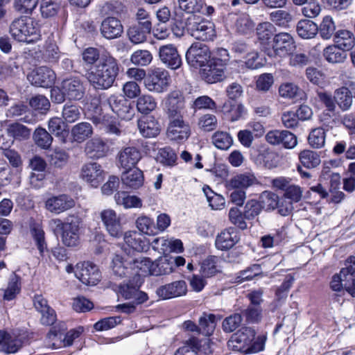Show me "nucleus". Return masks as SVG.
Instances as JSON below:
<instances>
[{
    "label": "nucleus",
    "mask_w": 355,
    "mask_h": 355,
    "mask_svg": "<svg viewBox=\"0 0 355 355\" xmlns=\"http://www.w3.org/2000/svg\"><path fill=\"white\" fill-rule=\"evenodd\" d=\"M119 71L117 60L110 55H103L94 69L87 71L86 78L95 89H106L113 85Z\"/></svg>",
    "instance_id": "f257e3e1"
},
{
    "label": "nucleus",
    "mask_w": 355,
    "mask_h": 355,
    "mask_svg": "<svg viewBox=\"0 0 355 355\" xmlns=\"http://www.w3.org/2000/svg\"><path fill=\"white\" fill-rule=\"evenodd\" d=\"M266 335L256 338V331L250 327H243L232 335L227 342L228 347L243 354H254L264 349Z\"/></svg>",
    "instance_id": "f03ea898"
},
{
    "label": "nucleus",
    "mask_w": 355,
    "mask_h": 355,
    "mask_svg": "<svg viewBox=\"0 0 355 355\" xmlns=\"http://www.w3.org/2000/svg\"><path fill=\"white\" fill-rule=\"evenodd\" d=\"M12 36L19 42L31 43L40 39L37 23L31 17H21L14 20L10 27Z\"/></svg>",
    "instance_id": "7ed1b4c3"
},
{
    "label": "nucleus",
    "mask_w": 355,
    "mask_h": 355,
    "mask_svg": "<svg viewBox=\"0 0 355 355\" xmlns=\"http://www.w3.org/2000/svg\"><path fill=\"white\" fill-rule=\"evenodd\" d=\"M170 80L168 71L163 68H154L148 71L144 85L149 92L162 94L167 90Z\"/></svg>",
    "instance_id": "20e7f679"
},
{
    "label": "nucleus",
    "mask_w": 355,
    "mask_h": 355,
    "mask_svg": "<svg viewBox=\"0 0 355 355\" xmlns=\"http://www.w3.org/2000/svg\"><path fill=\"white\" fill-rule=\"evenodd\" d=\"M295 42L293 36L286 32L274 35L272 41V49L268 53L270 57L285 58L295 49Z\"/></svg>",
    "instance_id": "39448f33"
},
{
    "label": "nucleus",
    "mask_w": 355,
    "mask_h": 355,
    "mask_svg": "<svg viewBox=\"0 0 355 355\" xmlns=\"http://www.w3.org/2000/svg\"><path fill=\"white\" fill-rule=\"evenodd\" d=\"M82 224V218L77 215H69L67 217L65 227L62 232V241L65 245H78Z\"/></svg>",
    "instance_id": "423d86ee"
},
{
    "label": "nucleus",
    "mask_w": 355,
    "mask_h": 355,
    "mask_svg": "<svg viewBox=\"0 0 355 355\" xmlns=\"http://www.w3.org/2000/svg\"><path fill=\"white\" fill-rule=\"evenodd\" d=\"M225 64L220 58H212L200 69L201 78L207 83L222 81L225 78Z\"/></svg>",
    "instance_id": "0eeeda50"
},
{
    "label": "nucleus",
    "mask_w": 355,
    "mask_h": 355,
    "mask_svg": "<svg viewBox=\"0 0 355 355\" xmlns=\"http://www.w3.org/2000/svg\"><path fill=\"white\" fill-rule=\"evenodd\" d=\"M211 59V52L209 47L200 42L193 43L186 53L187 63L195 68H202Z\"/></svg>",
    "instance_id": "6e6552de"
},
{
    "label": "nucleus",
    "mask_w": 355,
    "mask_h": 355,
    "mask_svg": "<svg viewBox=\"0 0 355 355\" xmlns=\"http://www.w3.org/2000/svg\"><path fill=\"white\" fill-rule=\"evenodd\" d=\"M100 217L106 231L113 238L123 236L122 217L112 209H105L100 213Z\"/></svg>",
    "instance_id": "1a4fd4ad"
},
{
    "label": "nucleus",
    "mask_w": 355,
    "mask_h": 355,
    "mask_svg": "<svg viewBox=\"0 0 355 355\" xmlns=\"http://www.w3.org/2000/svg\"><path fill=\"white\" fill-rule=\"evenodd\" d=\"M164 106L170 120L182 118L184 101L182 92L178 90L169 92L164 99Z\"/></svg>",
    "instance_id": "9d476101"
},
{
    "label": "nucleus",
    "mask_w": 355,
    "mask_h": 355,
    "mask_svg": "<svg viewBox=\"0 0 355 355\" xmlns=\"http://www.w3.org/2000/svg\"><path fill=\"white\" fill-rule=\"evenodd\" d=\"M187 30L192 37L199 40H212L216 36L214 24L206 19L199 21H189L187 24Z\"/></svg>",
    "instance_id": "9b49d317"
},
{
    "label": "nucleus",
    "mask_w": 355,
    "mask_h": 355,
    "mask_svg": "<svg viewBox=\"0 0 355 355\" xmlns=\"http://www.w3.org/2000/svg\"><path fill=\"white\" fill-rule=\"evenodd\" d=\"M110 107L122 119L129 121L135 115L131 103L123 96L112 94L107 98Z\"/></svg>",
    "instance_id": "f8f14e48"
},
{
    "label": "nucleus",
    "mask_w": 355,
    "mask_h": 355,
    "mask_svg": "<svg viewBox=\"0 0 355 355\" xmlns=\"http://www.w3.org/2000/svg\"><path fill=\"white\" fill-rule=\"evenodd\" d=\"M76 277L86 285H96L101 278L98 267L90 262L79 263L76 266Z\"/></svg>",
    "instance_id": "ddd939ff"
},
{
    "label": "nucleus",
    "mask_w": 355,
    "mask_h": 355,
    "mask_svg": "<svg viewBox=\"0 0 355 355\" xmlns=\"http://www.w3.org/2000/svg\"><path fill=\"white\" fill-rule=\"evenodd\" d=\"M62 91L69 101H80L85 94L84 82L78 77H70L62 80Z\"/></svg>",
    "instance_id": "4468645a"
},
{
    "label": "nucleus",
    "mask_w": 355,
    "mask_h": 355,
    "mask_svg": "<svg viewBox=\"0 0 355 355\" xmlns=\"http://www.w3.org/2000/svg\"><path fill=\"white\" fill-rule=\"evenodd\" d=\"M74 206L73 199L66 194L51 196L44 202L45 209L54 214L63 213Z\"/></svg>",
    "instance_id": "2eb2a0df"
},
{
    "label": "nucleus",
    "mask_w": 355,
    "mask_h": 355,
    "mask_svg": "<svg viewBox=\"0 0 355 355\" xmlns=\"http://www.w3.org/2000/svg\"><path fill=\"white\" fill-rule=\"evenodd\" d=\"M187 285L184 280H178L158 287L157 295L162 300H168L185 295Z\"/></svg>",
    "instance_id": "dca6fc26"
},
{
    "label": "nucleus",
    "mask_w": 355,
    "mask_h": 355,
    "mask_svg": "<svg viewBox=\"0 0 355 355\" xmlns=\"http://www.w3.org/2000/svg\"><path fill=\"white\" fill-rule=\"evenodd\" d=\"M103 170L96 162H88L83 165L80 178L92 187H96L103 180Z\"/></svg>",
    "instance_id": "f3484780"
},
{
    "label": "nucleus",
    "mask_w": 355,
    "mask_h": 355,
    "mask_svg": "<svg viewBox=\"0 0 355 355\" xmlns=\"http://www.w3.org/2000/svg\"><path fill=\"white\" fill-rule=\"evenodd\" d=\"M355 89V82L349 81L347 85L336 89L334 92V99L342 111L349 110L353 103V95L350 90Z\"/></svg>",
    "instance_id": "a211bd4d"
},
{
    "label": "nucleus",
    "mask_w": 355,
    "mask_h": 355,
    "mask_svg": "<svg viewBox=\"0 0 355 355\" xmlns=\"http://www.w3.org/2000/svg\"><path fill=\"white\" fill-rule=\"evenodd\" d=\"M28 79L32 85L49 87L54 83L55 74L52 69L46 67H41L33 71L28 76Z\"/></svg>",
    "instance_id": "6ab92c4d"
},
{
    "label": "nucleus",
    "mask_w": 355,
    "mask_h": 355,
    "mask_svg": "<svg viewBox=\"0 0 355 355\" xmlns=\"http://www.w3.org/2000/svg\"><path fill=\"white\" fill-rule=\"evenodd\" d=\"M132 259L128 255L115 254L112 261L114 275L119 278L132 279Z\"/></svg>",
    "instance_id": "aec40b11"
},
{
    "label": "nucleus",
    "mask_w": 355,
    "mask_h": 355,
    "mask_svg": "<svg viewBox=\"0 0 355 355\" xmlns=\"http://www.w3.org/2000/svg\"><path fill=\"white\" fill-rule=\"evenodd\" d=\"M190 135V126L182 118L170 120L167 129V135L171 140H186L189 138Z\"/></svg>",
    "instance_id": "412c9836"
},
{
    "label": "nucleus",
    "mask_w": 355,
    "mask_h": 355,
    "mask_svg": "<svg viewBox=\"0 0 355 355\" xmlns=\"http://www.w3.org/2000/svg\"><path fill=\"white\" fill-rule=\"evenodd\" d=\"M178 6L180 10L189 14H202L210 15L214 12L211 6H207L205 0H178Z\"/></svg>",
    "instance_id": "4be33fe9"
},
{
    "label": "nucleus",
    "mask_w": 355,
    "mask_h": 355,
    "mask_svg": "<svg viewBox=\"0 0 355 355\" xmlns=\"http://www.w3.org/2000/svg\"><path fill=\"white\" fill-rule=\"evenodd\" d=\"M100 30L105 38L113 40L121 37L123 32V26L119 19L108 17L101 22Z\"/></svg>",
    "instance_id": "5701e85b"
},
{
    "label": "nucleus",
    "mask_w": 355,
    "mask_h": 355,
    "mask_svg": "<svg viewBox=\"0 0 355 355\" xmlns=\"http://www.w3.org/2000/svg\"><path fill=\"white\" fill-rule=\"evenodd\" d=\"M159 55L162 62L172 69H178L182 64V60L178 50L172 44L161 46Z\"/></svg>",
    "instance_id": "b1692460"
},
{
    "label": "nucleus",
    "mask_w": 355,
    "mask_h": 355,
    "mask_svg": "<svg viewBox=\"0 0 355 355\" xmlns=\"http://www.w3.org/2000/svg\"><path fill=\"white\" fill-rule=\"evenodd\" d=\"M84 151L89 158L99 159L107 155L109 146L103 139L95 137L86 142Z\"/></svg>",
    "instance_id": "393cba45"
},
{
    "label": "nucleus",
    "mask_w": 355,
    "mask_h": 355,
    "mask_svg": "<svg viewBox=\"0 0 355 355\" xmlns=\"http://www.w3.org/2000/svg\"><path fill=\"white\" fill-rule=\"evenodd\" d=\"M141 158V152L133 146L123 148L118 154L119 164L123 168L126 169L134 167Z\"/></svg>",
    "instance_id": "a878e982"
},
{
    "label": "nucleus",
    "mask_w": 355,
    "mask_h": 355,
    "mask_svg": "<svg viewBox=\"0 0 355 355\" xmlns=\"http://www.w3.org/2000/svg\"><path fill=\"white\" fill-rule=\"evenodd\" d=\"M123 236L125 243L136 251H146L149 248L147 239L136 231H128Z\"/></svg>",
    "instance_id": "bb28decb"
},
{
    "label": "nucleus",
    "mask_w": 355,
    "mask_h": 355,
    "mask_svg": "<svg viewBox=\"0 0 355 355\" xmlns=\"http://www.w3.org/2000/svg\"><path fill=\"white\" fill-rule=\"evenodd\" d=\"M239 241L237 231L234 228H228L222 231L216 239V246L221 250L232 248Z\"/></svg>",
    "instance_id": "cd10ccee"
},
{
    "label": "nucleus",
    "mask_w": 355,
    "mask_h": 355,
    "mask_svg": "<svg viewBox=\"0 0 355 355\" xmlns=\"http://www.w3.org/2000/svg\"><path fill=\"white\" fill-rule=\"evenodd\" d=\"M119 293L126 300L135 301V304H141L148 299L147 295L139 290L137 285L129 283L123 284L119 286Z\"/></svg>",
    "instance_id": "c85d7f7f"
},
{
    "label": "nucleus",
    "mask_w": 355,
    "mask_h": 355,
    "mask_svg": "<svg viewBox=\"0 0 355 355\" xmlns=\"http://www.w3.org/2000/svg\"><path fill=\"white\" fill-rule=\"evenodd\" d=\"M153 261L147 257H140L132 262V279L135 281L140 276L152 275Z\"/></svg>",
    "instance_id": "c756f323"
},
{
    "label": "nucleus",
    "mask_w": 355,
    "mask_h": 355,
    "mask_svg": "<svg viewBox=\"0 0 355 355\" xmlns=\"http://www.w3.org/2000/svg\"><path fill=\"white\" fill-rule=\"evenodd\" d=\"M121 181L123 184L131 189H138L144 183L143 172L138 168L127 169L121 175Z\"/></svg>",
    "instance_id": "7c9ffc66"
},
{
    "label": "nucleus",
    "mask_w": 355,
    "mask_h": 355,
    "mask_svg": "<svg viewBox=\"0 0 355 355\" xmlns=\"http://www.w3.org/2000/svg\"><path fill=\"white\" fill-rule=\"evenodd\" d=\"M138 128L140 133L145 137H155L160 131L159 123L152 116L144 117L139 120Z\"/></svg>",
    "instance_id": "2f4dec72"
},
{
    "label": "nucleus",
    "mask_w": 355,
    "mask_h": 355,
    "mask_svg": "<svg viewBox=\"0 0 355 355\" xmlns=\"http://www.w3.org/2000/svg\"><path fill=\"white\" fill-rule=\"evenodd\" d=\"M173 261V260L171 259V256L160 257L153 262L152 275L161 276L171 274L174 270Z\"/></svg>",
    "instance_id": "473e14b6"
},
{
    "label": "nucleus",
    "mask_w": 355,
    "mask_h": 355,
    "mask_svg": "<svg viewBox=\"0 0 355 355\" xmlns=\"http://www.w3.org/2000/svg\"><path fill=\"white\" fill-rule=\"evenodd\" d=\"M116 203L125 209L140 208L142 207L141 200L136 196H130L127 192L119 191L114 196Z\"/></svg>",
    "instance_id": "72a5a7b5"
},
{
    "label": "nucleus",
    "mask_w": 355,
    "mask_h": 355,
    "mask_svg": "<svg viewBox=\"0 0 355 355\" xmlns=\"http://www.w3.org/2000/svg\"><path fill=\"white\" fill-rule=\"evenodd\" d=\"M323 56L328 62L332 64L343 63L347 58L345 51L336 44L326 47L323 51Z\"/></svg>",
    "instance_id": "f704fd0d"
},
{
    "label": "nucleus",
    "mask_w": 355,
    "mask_h": 355,
    "mask_svg": "<svg viewBox=\"0 0 355 355\" xmlns=\"http://www.w3.org/2000/svg\"><path fill=\"white\" fill-rule=\"evenodd\" d=\"M71 133L75 141L82 143L92 136L93 128L89 123L81 122L72 128Z\"/></svg>",
    "instance_id": "c9c22d12"
},
{
    "label": "nucleus",
    "mask_w": 355,
    "mask_h": 355,
    "mask_svg": "<svg viewBox=\"0 0 355 355\" xmlns=\"http://www.w3.org/2000/svg\"><path fill=\"white\" fill-rule=\"evenodd\" d=\"M21 347V342L12 338L6 332L0 330V351L6 353H15Z\"/></svg>",
    "instance_id": "e433bc0d"
},
{
    "label": "nucleus",
    "mask_w": 355,
    "mask_h": 355,
    "mask_svg": "<svg viewBox=\"0 0 355 355\" xmlns=\"http://www.w3.org/2000/svg\"><path fill=\"white\" fill-rule=\"evenodd\" d=\"M335 44L345 51L351 50L355 44L354 34L347 30L338 31L335 37Z\"/></svg>",
    "instance_id": "4c0bfd02"
},
{
    "label": "nucleus",
    "mask_w": 355,
    "mask_h": 355,
    "mask_svg": "<svg viewBox=\"0 0 355 355\" xmlns=\"http://www.w3.org/2000/svg\"><path fill=\"white\" fill-rule=\"evenodd\" d=\"M318 31V25L311 20H300L297 26V32L299 36L303 39L314 37Z\"/></svg>",
    "instance_id": "58836bf2"
},
{
    "label": "nucleus",
    "mask_w": 355,
    "mask_h": 355,
    "mask_svg": "<svg viewBox=\"0 0 355 355\" xmlns=\"http://www.w3.org/2000/svg\"><path fill=\"white\" fill-rule=\"evenodd\" d=\"M137 110L143 114H148L157 107L155 98L150 94H143L138 96L136 104Z\"/></svg>",
    "instance_id": "ea45409f"
},
{
    "label": "nucleus",
    "mask_w": 355,
    "mask_h": 355,
    "mask_svg": "<svg viewBox=\"0 0 355 355\" xmlns=\"http://www.w3.org/2000/svg\"><path fill=\"white\" fill-rule=\"evenodd\" d=\"M82 109L76 104L67 103L62 110V117L66 123H72L78 121L81 116Z\"/></svg>",
    "instance_id": "a19ab883"
},
{
    "label": "nucleus",
    "mask_w": 355,
    "mask_h": 355,
    "mask_svg": "<svg viewBox=\"0 0 355 355\" xmlns=\"http://www.w3.org/2000/svg\"><path fill=\"white\" fill-rule=\"evenodd\" d=\"M256 182V178L254 175L250 174H240L232 178L229 185L232 189L244 190L245 189L253 185Z\"/></svg>",
    "instance_id": "79ce46f5"
},
{
    "label": "nucleus",
    "mask_w": 355,
    "mask_h": 355,
    "mask_svg": "<svg viewBox=\"0 0 355 355\" xmlns=\"http://www.w3.org/2000/svg\"><path fill=\"white\" fill-rule=\"evenodd\" d=\"M275 31V28L271 23H260L256 28L257 39L261 44H266L274 35Z\"/></svg>",
    "instance_id": "37998d69"
},
{
    "label": "nucleus",
    "mask_w": 355,
    "mask_h": 355,
    "mask_svg": "<svg viewBox=\"0 0 355 355\" xmlns=\"http://www.w3.org/2000/svg\"><path fill=\"white\" fill-rule=\"evenodd\" d=\"M148 28L144 26V29L135 25L131 26L127 31V35L129 40L135 44L144 43L148 34Z\"/></svg>",
    "instance_id": "c03bdc74"
},
{
    "label": "nucleus",
    "mask_w": 355,
    "mask_h": 355,
    "mask_svg": "<svg viewBox=\"0 0 355 355\" xmlns=\"http://www.w3.org/2000/svg\"><path fill=\"white\" fill-rule=\"evenodd\" d=\"M216 316L213 314H204L199 319V334L209 336L216 328Z\"/></svg>",
    "instance_id": "a18cd8bd"
},
{
    "label": "nucleus",
    "mask_w": 355,
    "mask_h": 355,
    "mask_svg": "<svg viewBox=\"0 0 355 355\" xmlns=\"http://www.w3.org/2000/svg\"><path fill=\"white\" fill-rule=\"evenodd\" d=\"M341 276L347 278V282L344 284L345 289L352 296L355 297V266L348 264L340 271Z\"/></svg>",
    "instance_id": "49530a36"
},
{
    "label": "nucleus",
    "mask_w": 355,
    "mask_h": 355,
    "mask_svg": "<svg viewBox=\"0 0 355 355\" xmlns=\"http://www.w3.org/2000/svg\"><path fill=\"white\" fill-rule=\"evenodd\" d=\"M202 191L211 209H220L224 207L225 200L221 195L215 193L209 186L203 187Z\"/></svg>",
    "instance_id": "de8ad7c7"
},
{
    "label": "nucleus",
    "mask_w": 355,
    "mask_h": 355,
    "mask_svg": "<svg viewBox=\"0 0 355 355\" xmlns=\"http://www.w3.org/2000/svg\"><path fill=\"white\" fill-rule=\"evenodd\" d=\"M213 144L218 149L227 150L233 144L230 135L226 132L217 131L211 137Z\"/></svg>",
    "instance_id": "09e8293b"
},
{
    "label": "nucleus",
    "mask_w": 355,
    "mask_h": 355,
    "mask_svg": "<svg viewBox=\"0 0 355 355\" xmlns=\"http://www.w3.org/2000/svg\"><path fill=\"white\" fill-rule=\"evenodd\" d=\"M299 157L302 164L309 168L319 166L321 162L319 155L309 150L302 151L300 153Z\"/></svg>",
    "instance_id": "8fccbe9b"
},
{
    "label": "nucleus",
    "mask_w": 355,
    "mask_h": 355,
    "mask_svg": "<svg viewBox=\"0 0 355 355\" xmlns=\"http://www.w3.org/2000/svg\"><path fill=\"white\" fill-rule=\"evenodd\" d=\"M326 133L322 128L313 129L308 137V141L313 148H321L325 144Z\"/></svg>",
    "instance_id": "3c124183"
},
{
    "label": "nucleus",
    "mask_w": 355,
    "mask_h": 355,
    "mask_svg": "<svg viewBox=\"0 0 355 355\" xmlns=\"http://www.w3.org/2000/svg\"><path fill=\"white\" fill-rule=\"evenodd\" d=\"M219 258L216 256H209L201 263L200 272L202 275L209 277L215 275L218 271Z\"/></svg>",
    "instance_id": "603ef678"
},
{
    "label": "nucleus",
    "mask_w": 355,
    "mask_h": 355,
    "mask_svg": "<svg viewBox=\"0 0 355 355\" xmlns=\"http://www.w3.org/2000/svg\"><path fill=\"white\" fill-rule=\"evenodd\" d=\"M200 347L199 340L192 337L175 352V355H198L197 352L200 349Z\"/></svg>",
    "instance_id": "864d4df0"
},
{
    "label": "nucleus",
    "mask_w": 355,
    "mask_h": 355,
    "mask_svg": "<svg viewBox=\"0 0 355 355\" xmlns=\"http://www.w3.org/2000/svg\"><path fill=\"white\" fill-rule=\"evenodd\" d=\"M33 138L36 144L44 149L49 148L53 141L51 135L42 128H38L35 130Z\"/></svg>",
    "instance_id": "5fc2aeb1"
},
{
    "label": "nucleus",
    "mask_w": 355,
    "mask_h": 355,
    "mask_svg": "<svg viewBox=\"0 0 355 355\" xmlns=\"http://www.w3.org/2000/svg\"><path fill=\"white\" fill-rule=\"evenodd\" d=\"M10 136L18 140L26 139L30 137L31 130L25 125L19 123H12L8 128Z\"/></svg>",
    "instance_id": "6e6d98bb"
},
{
    "label": "nucleus",
    "mask_w": 355,
    "mask_h": 355,
    "mask_svg": "<svg viewBox=\"0 0 355 355\" xmlns=\"http://www.w3.org/2000/svg\"><path fill=\"white\" fill-rule=\"evenodd\" d=\"M254 26V24L250 16L246 14L239 15L235 22L236 31L242 34H247L251 32Z\"/></svg>",
    "instance_id": "4d7b16f0"
},
{
    "label": "nucleus",
    "mask_w": 355,
    "mask_h": 355,
    "mask_svg": "<svg viewBox=\"0 0 355 355\" xmlns=\"http://www.w3.org/2000/svg\"><path fill=\"white\" fill-rule=\"evenodd\" d=\"M60 9V5L56 0H42L40 12L43 17L49 18L55 16Z\"/></svg>",
    "instance_id": "13d9d810"
},
{
    "label": "nucleus",
    "mask_w": 355,
    "mask_h": 355,
    "mask_svg": "<svg viewBox=\"0 0 355 355\" xmlns=\"http://www.w3.org/2000/svg\"><path fill=\"white\" fill-rule=\"evenodd\" d=\"M335 30L336 26L333 19L329 16L324 17L318 28L320 36L324 40H328L334 35Z\"/></svg>",
    "instance_id": "bf43d9fd"
},
{
    "label": "nucleus",
    "mask_w": 355,
    "mask_h": 355,
    "mask_svg": "<svg viewBox=\"0 0 355 355\" xmlns=\"http://www.w3.org/2000/svg\"><path fill=\"white\" fill-rule=\"evenodd\" d=\"M136 225L138 230L144 234L153 235L157 233L154 222L147 216L139 217L136 220Z\"/></svg>",
    "instance_id": "052dcab7"
},
{
    "label": "nucleus",
    "mask_w": 355,
    "mask_h": 355,
    "mask_svg": "<svg viewBox=\"0 0 355 355\" xmlns=\"http://www.w3.org/2000/svg\"><path fill=\"white\" fill-rule=\"evenodd\" d=\"M153 59L151 53L147 50H138L134 52L130 58L131 62L136 65L146 66Z\"/></svg>",
    "instance_id": "680f3d73"
},
{
    "label": "nucleus",
    "mask_w": 355,
    "mask_h": 355,
    "mask_svg": "<svg viewBox=\"0 0 355 355\" xmlns=\"http://www.w3.org/2000/svg\"><path fill=\"white\" fill-rule=\"evenodd\" d=\"M20 291L19 277L15 274L12 275L10 279L7 289L5 291L3 297L5 300H12L17 293Z\"/></svg>",
    "instance_id": "e2e57ef3"
},
{
    "label": "nucleus",
    "mask_w": 355,
    "mask_h": 355,
    "mask_svg": "<svg viewBox=\"0 0 355 355\" xmlns=\"http://www.w3.org/2000/svg\"><path fill=\"white\" fill-rule=\"evenodd\" d=\"M43 55L49 62H55L59 59L60 51L55 43L49 41L45 44Z\"/></svg>",
    "instance_id": "0e129e2a"
},
{
    "label": "nucleus",
    "mask_w": 355,
    "mask_h": 355,
    "mask_svg": "<svg viewBox=\"0 0 355 355\" xmlns=\"http://www.w3.org/2000/svg\"><path fill=\"white\" fill-rule=\"evenodd\" d=\"M299 87L292 83H285L279 87V95L285 98L292 99L298 96Z\"/></svg>",
    "instance_id": "69168bd1"
},
{
    "label": "nucleus",
    "mask_w": 355,
    "mask_h": 355,
    "mask_svg": "<svg viewBox=\"0 0 355 355\" xmlns=\"http://www.w3.org/2000/svg\"><path fill=\"white\" fill-rule=\"evenodd\" d=\"M261 209L262 207L259 202L256 200H249L245 206L244 218L248 220L253 219L260 214Z\"/></svg>",
    "instance_id": "338daca9"
},
{
    "label": "nucleus",
    "mask_w": 355,
    "mask_h": 355,
    "mask_svg": "<svg viewBox=\"0 0 355 355\" xmlns=\"http://www.w3.org/2000/svg\"><path fill=\"white\" fill-rule=\"evenodd\" d=\"M177 159L176 154L169 147L162 148L159 150L157 159L162 164L168 166H172L175 164Z\"/></svg>",
    "instance_id": "774afa93"
}]
</instances>
